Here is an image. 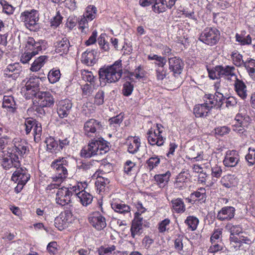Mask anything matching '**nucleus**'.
Segmentation results:
<instances>
[{
    "label": "nucleus",
    "mask_w": 255,
    "mask_h": 255,
    "mask_svg": "<svg viewBox=\"0 0 255 255\" xmlns=\"http://www.w3.org/2000/svg\"><path fill=\"white\" fill-rule=\"evenodd\" d=\"M55 226L60 231H62L69 225L67 222L64 220L60 215L57 217L54 221Z\"/></svg>",
    "instance_id": "obj_54"
},
{
    "label": "nucleus",
    "mask_w": 255,
    "mask_h": 255,
    "mask_svg": "<svg viewBox=\"0 0 255 255\" xmlns=\"http://www.w3.org/2000/svg\"><path fill=\"white\" fill-rule=\"evenodd\" d=\"M245 30H242L240 33H236L235 35L236 41L242 46L252 44V38L250 34H246Z\"/></svg>",
    "instance_id": "obj_28"
},
{
    "label": "nucleus",
    "mask_w": 255,
    "mask_h": 255,
    "mask_svg": "<svg viewBox=\"0 0 255 255\" xmlns=\"http://www.w3.org/2000/svg\"><path fill=\"white\" fill-rule=\"evenodd\" d=\"M205 98H206L208 100V101H206L204 104L207 105V107L210 110H211L212 108H217V105H218L217 102V100H216L215 96H213L212 94H206L204 97Z\"/></svg>",
    "instance_id": "obj_48"
},
{
    "label": "nucleus",
    "mask_w": 255,
    "mask_h": 255,
    "mask_svg": "<svg viewBox=\"0 0 255 255\" xmlns=\"http://www.w3.org/2000/svg\"><path fill=\"white\" fill-rule=\"evenodd\" d=\"M105 99V93L103 90H99L94 97V104L97 106H100L104 104Z\"/></svg>",
    "instance_id": "obj_58"
},
{
    "label": "nucleus",
    "mask_w": 255,
    "mask_h": 255,
    "mask_svg": "<svg viewBox=\"0 0 255 255\" xmlns=\"http://www.w3.org/2000/svg\"><path fill=\"white\" fill-rule=\"evenodd\" d=\"M156 127L158 130V133H156L154 130H153L152 128H151L147 133V138L149 143L151 145H157V146H161L163 145V143L164 142V139L161 135H160V133L161 132V131L159 130V125H157Z\"/></svg>",
    "instance_id": "obj_18"
},
{
    "label": "nucleus",
    "mask_w": 255,
    "mask_h": 255,
    "mask_svg": "<svg viewBox=\"0 0 255 255\" xmlns=\"http://www.w3.org/2000/svg\"><path fill=\"white\" fill-rule=\"evenodd\" d=\"M226 228L229 230L231 235H239L242 232V228L240 225H234L231 223L228 224Z\"/></svg>",
    "instance_id": "obj_57"
},
{
    "label": "nucleus",
    "mask_w": 255,
    "mask_h": 255,
    "mask_svg": "<svg viewBox=\"0 0 255 255\" xmlns=\"http://www.w3.org/2000/svg\"><path fill=\"white\" fill-rule=\"evenodd\" d=\"M133 89V85L130 82L127 81L123 84L122 94L124 96L128 97L130 96Z\"/></svg>",
    "instance_id": "obj_56"
},
{
    "label": "nucleus",
    "mask_w": 255,
    "mask_h": 255,
    "mask_svg": "<svg viewBox=\"0 0 255 255\" xmlns=\"http://www.w3.org/2000/svg\"><path fill=\"white\" fill-rule=\"evenodd\" d=\"M8 150L12 151V152L14 153V154H16L15 153L17 152L20 156L23 157L24 155L27 154L29 148L27 146V143L25 141L21 140L19 142H15L13 149H9Z\"/></svg>",
    "instance_id": "obj_27"
},
{
    "label": "nucleus",
    "mask_w": 255,
    "mask_h": 255,
    "mask_svg": "<svg viewBox=\"0 0 255 255\" xmlns=\"http://www.w3.org/2000/svg\"><path fill=\"white\" fill-rule=\"evenodd\" d=\"M141 203L138 202L136 205L138 211L134 214V219L132 221L130 228L131 235L134 238L136 235H139L142 233L143 217L141 216L143 211H140L143 209Z\"/></svg>",
    "instance_id": "obj_5"
},
{
    "label": "nucleus",
    "mask_w": 255,
    "mask_h": 255,
    "mask_svg": "<svg viewBox=\"0 0 255 255\" xmlns=\"http://www.w3.org/2000/svg\"><path fill=\"white\" fill-rule=\"evenodd\" d=\"M126 71L128 72L127 78L130 80L134 81L135 79H140L143 77L142 67L141 65H139L134 72L129 71L128 69H126Z\"/></svg>",
    "instance_id": "obj_37"
},
{
    "label": "nucleus",
    "mask_w": 255,
    "mask_h": 255,
    "mask_svg": "<svg viewBox=\"0 0 255 255\" xmlns=\"http://www.w3.org/2000/svg\"><path fill=\"white\" fill-rule=\"evenodd\" d=\"M234 89L238 96L242 99H245L247 97V86L243 80L237 77L234 82Z\"/></svg>",
    "instance_id": "obj_24"
},
{
    "label": "nucleus",
    "mask_w": 255,
    "mask_h": 255,
    "mask_svg": "<svg viewBox=\"0 0 255 255\" xmlns=\"http://www.w3.org/2000/svg\"><path fill=\"white\" fill-rule=\"evenodd\" d=\"M47 58L46 56H41L35 59L31 64L30 70L32 72L38 71L44 65Z\"/></svg>",
    "instance_id": "obj_38"
},
{
    "label": "nucleus",
    "mask_w": 255,
    "mask_h": 255,
    "mask_svg": "<svg viewBox=\"0 0 255 255\" xmlns=\"http://www.w3.org/2000/svg\"><path fill=\"white\" fill-rule=\"evenodd\" d=\"M171 203L172 210L176 213H181L185 212V205L182 199H174L171 200Z\"/></svg>",
    "instance_id": "obj_34"
},
{
    "label": "nucleus",
    "mask_w": 255,
    "mask_h": 255,
    "mask_svg": "<svg viewBox=\"0 0 255 255\" xmlns=\"http://www.w3.org/2000/svg\"><path fill=\"white\" fill-rule=\"evenodd\" d=\"M51 166L56 173L55 177L53 178L54 180L61 182L67 177L69 162L66 158L59 157L55 159L51 163Z\"/></svg>",
    "instance_id": "obj_3"
},
{
    "label": "nucleus",
    "mask_w": 255,
    "mask_h": 255,
    "mask_svg": "<svg viewBox=\"0 0 255 255\" xmlns=\"http://www.w3.org/2000/svg\"><path fill=\"white\" fill-rule=\"evenodd\" d=\"M55 198L57 204L62 206H69L72 205L71 200L70 192L67 187H63L59 188L56 192Z\"/></svg>",
    "instance_id": "obj_11"
},
{
    "label": "nucleus",
    "mask_w": 255,
    "mask_h": 255,
    "mask_svg": "<svg viewBox=\"0 0 255 255\" xmlns=\"http://www.w3.org/2000/svg\"><path fill=\"white\" fill-rule=\"evenodd\" d=\"M235 67L233 66H216V71L218 73V75L220 76V78L224 77L228 80L230 77H235V78L237 77L235 73Z\"/></svg>",
    "instance_id": "obj_19"
},
{
    "label": "nucleus",
    "mask_w": 255,
    "mask_h": 255,
    "mask_svg": "<svg viewBox=\"0 0 255 255\" xmlns=\"http://www.w3.org/2000/svg\"><path fill=\"white\" fill-rule=\"evenodd\" d=\"M250 77L255 81V60L251 58L245 61L244 66Z\"/></svg>",
    "instance_id": "obj_33"
},
{
    "label": "nucleus",
    "mask_w": 255,
    "mask_h": 255,
    "mask_svg": "<svg viewBox=\"0 0 255 255\" xmlns=\"http://www.w3.org/2000/svg\"><path fill=\"white\" fill-rule=\"evenodd\" d=\"M25 83V86L21 89L26 99H30L36 96L39 93V81L37 77L31 76L25 82L23 80L22 83Z\"/></svg>",
    "instance_id": "obj_4"
},
{
    "label": "nucleus",
    "mask_w": 255,
    "mask_h": 255,
    "mask_svg": "<svg viewBox=\"0 0 255 255\" xmlns=\"http://www.w3.org/2000/svg\"><path fill=\"white\" fill-rule=\"evenodd\" d=\"M210 110L204 104L196 105L194 108V114L197 118L206 117Z\"/></svg>",
    "instance_id": "obj_36"
},
{
    "label": "nucleus",
    "mask_w": 255,
    "mask_h": 255,
    "mask_svg": "<svg viewBox=\"0 0 255 255\" xmlns=\"http://www.w3.org/2000/svg\"><path fill=\"white\" fill-rule=\"evenodd\" d=\"M88 19L84 16L79 20V28L81 30L82 32H86V29L88 28Z\"/></svg>",
    "instance_id": "obj_63"
},
{
    "label": "nucleus",
    "mask_w": 255,
    "mask_h": 255,
    "mask_svg": "<svg viewBox=\"0 0 255 255\" xmlns=\"http://www.w3.org/2000/svg\"><path fill=\"white\" fill-rule=\"evenodd\" d=\"M97 53L95 49H87L82 55V62L87 66L93 65L97 61Z\"/></svg>",
    "instance_id": "obj_21"
},
{
    "label": "nucleus",
    "mask_w": 255,
    "mask_h": 255,
    "mask_svg": "<svg viewBox=\"0 0 255 255\" xmlns=\"http://www.w3.org/2000/svg\"><path fill=\"white\" fill-rule=\"evenodd\" d=\"M20 19L21 21L24 22V24L27 28L31 30L38 21V12L34 9H32L30 11H25L21 13Z\"/></svg>",
    "instance_id": "obj_9"
},
{
    "label": "nucleus",
    "mask_w": 255,
    "mask_h": 255,
    "mask_svg": "<svg viewBox=\"0 0 255 255\" xmlns=\"http://www.w3.org/2000/svg\"><path fill=\"white\" fill-rule=\"evenodd\" d=\"M22 71V67L18 63L8 65L3 70V75L5 77L16 79Z\"/></svg>",
    "instance_id": "obj_16"
},
{
    "label": "nucleus",
    "mask_w": 255,
    "mask_h": 255,
    "mask_svg": "<svg viewBox=\"0 0 255 255\" xmlns=\"http://www.w3.org/2000/svg\"><path fill=\"white\" fill-rule=\"evenodd\" d=\"M112 208L116 212L124 214L129 213L130 211V207L123 201H113L111 203Z\"/></svg>",
    "instance_id": "obj_26"
},
{
    "label": "nucleus",
    "mask_w": 255,
    "mask_h": 255,
    "mask_svg": "<svg viewBox=\"0 0 255 255\" xmlns=\"http://www.w3.org/2000/svg\"><path fill=\"white\" fill-rule=\"evenodd\" d=\"M185 223L192 231H194L197 228L199 220L195 217L188 216L185 221Z\"/></svg>",
    "instance_id": "obj_53"
},
{
    "label": "nucleus",
    "mask_w": 255,
    "mask_h": 255,
    "mask_svg": "<svg viewBox=\"0 0 255 255\" xmlns=\"http://www.w3.org/2000/svg\"><path fill=\"white\" fill-rule=\"evenodd\" d=\"M169 69L173 72L175 77L179 76L182 72L184 64L181 59L176 57L168 59Z\"/></svg>",
    "instance_id": "obj_17"
},
{
    "label": "nucleus",
    "mask_w": 255,
    "mask_h": 255,
    "mask_svg": "<svg viewBox=\"0 0 255 255\" xmlns=\"http://www.w3.org/2000/svg\"><path fill=\"white\" fill-rule=\"evenodd\" d=\"M35 97L37 98V103L41 108L51 107L54 105V99L49 92H39Z\"/></svg>",
    "instance_id": "obj_13"
},
{
    "label": "nucleus",
    "mask_w": 255,
    "mask_h": 255,
    "mask_svg": "<svg viewBox=\"0 0 255 255\" xmlns=\"http://www.w3.org/2000/svg\"><path fill=\"white\" fill-rule=\"evenodd\" d=\"M239 161V156L236 150L228 151L223 160V163L227 167H235Z\"/></svg>",
    "instance_id": "obj_22"
},
{
    "label": "nucleus",
    "mask_w": 255,
    "mask_h": 255,
    "mask_svg": "<svg viewBox=\"0 0 255 255\" xmlns=\"http://www.w3.org/2000/svg\"><path fill=\"white\" fill-rule=\"evenodd\" d=\"M102 125L101 123L94 119L87 121L84 125V133L88 136H91L93 133L101 130Z\"/></svg>",
    "instance_id": "obj_12"
},
{
    "label": "nucleus",
    "mask_w": 255,
    "mask_h": 255,
    "mask_svg": "<svg viewBox=\"0 0 255 255\" xmlns=\"http://www.w3.org/2000/svg\"><path fill=\"white\" fill-rule=\"evenodd\" d=\"M222 229H218L215 230L211 236L210 242L222 241Z\"/></svg>",
    "instance_id": "obj_64"
},
{
    "label": "nucleus",
    "mask_w": 255,
    "mask_h": 255,
    "mask_svg": "<svg viewBox=\"0 0 255 255\" xmlns=\"http://www.w3.org/2000/svg\"><path fill=\"white\" fill-rule=\"evenodd\" d=\"M231 58L233 63L238 67L244 66L245 61L243 59V56L237 51L232 52Z\"/></svg>",
    "instance_id": "obj_42"
},
{
    "label": "nucleus",
    "mask_w": 255,
    "mask_h": 255,
    "mask_svg": "<svg viewBox=\"0 0 255 255\" xmlns=\"http://www.w3.org/2000/svg\"><path fill=\"white\" fill-rule=\"evenodd\" d=\"M88 220L90 224L99 231L103 229L107 226L105 218L98 212L91 215Z\"/></svg>",
    "instance_id": "obj_15"
},
{
    "label": "nucleus",
    "mask_w": 255,
    "mask_h": 255,
    "mask_svg": "<svg viewBox=\"0 0 255 255\" xmlns=\"http://www.w3.org/2000/svg\"><path fill=\"white\" fill-rule=\"evenodd\" d=\"M166 1L165 0H155L152 5V9L155 12L159 13L165 11L166 8Z\"/></svg>",
    "instance_id": "obj_43"
},
{
    "label": "nucleus",
    "mask_w": 255,
    "mask_h": 255,
    "mask_svg": "<svg viewBox=\"0 0 255 255\" xmlns=\"http://www.w3.org/2000/svg\"><path fill=\"white\" fill-rule=\"evenodd\" d=\"M219 83H216L215 85L216 93L213 96H215V99L217 101V102L218 104L217 108H221L223 103V101L225 99V97L223 95L222 90L219 88Z\"/></svg>",
    "instance_id": "obj_45"
},
{
    "label": "nucleus",
    "mask_w": 255,
    "mask_h": 255,
    "mask_svg": "<svg viewBox=\"0 0 255 255\" xmlns=\"http://www.w3.org/2000/svg\"><path fill=\"white\" fill-rule=\"evenodd\" d=\"M46 144L47 150L53 153L56 152V150L59 149V144L53 137L50 136L47 137L45 141Z\"/></svg>",
    "instance_id": "obj_40"
},
{
    "label": "nucleus",
    "mask_w": 255,
    "mask_h": 255,
    "mask_svg": "<svg viewBox=\"0 0 255 255\" xmlns=\"http://www.w3.org/2000/svg\"><path fill=\"white\" fill-rule=\"evenodd\" d=\"M3 158L1 161V165L5 169H8L12 167L18 168L20 166L19 158L16 154L12 152V151L4 150L2 151Z\"/></svg>",
    "instance_id": "obj_7"
},
{
    "label": "nucleus",
    "mask_w": 255,
    "mask_h": 255,
    "mask_svg": "<svg viewBox=\"0 0 255 255\" xmlns=\"http://www.w3.org/2000/svg\"><path fill=\"white\" fill-rule=\"evenodd\" d=\"M11 177V180L15 182H21V184L25 185L30 178V175L25 168L22 167L15 168Z\"/></svg>",
    "instance_id": "obj_14"
},
{
    "label": "nucleus",
    "mask_w": 255,
    "mask_h": 255,
    "mask_svg": "<svg viewBox=\"0 0 255 255\" xmlns=\"http://www.w3.org/2000/svg\"><path fill=\"white\" fill-rule=\"evenodd\" d=\"M61 76L60 70L59 69H52L48 73V78L51 83L54 84L58 82Z\"/></svg>",
    "instance_id": "obj_49"
},
{
    "label": "nucleus",
    "mask_w": 255,
    "mask_h": 255,
    "mask_svg": "<svg viewBox=\"0 0 255 255\" xmlns=\"http://www.w3.org/2000/svg\"><path fill=\"white\" fill-rule=\"evenodd\" d=\"M93 167V164L90 161L82 160L78 163L77 168L82 171H88Z\"/></svg>",
    "instance_id": "obj_60"
},
{
    "label": "nucleus",
    "mask_w": 255,
    "mask_h": 255,
    "mask_svg": "<svg viewBox=\"0 0 255 255\" xmlns=\"http://www.w3.org/2000/svg\"><path fill=\"white\" fill-rule=\"evenodd\" d=\"M235 213V209L231 206H227L222 208L219 211L217 219L220 221L230 220L234 218Z\"/></svg>",
    "instance_id": "obj_23"
},
{
    "label": "nucleus",
    "mask_w": 255,
    "mask_h": 255,
    "mask_svg": "<svg viewBox=\"0 0 255 255\" xmlns=\"http://www.w3.org/2000/svg\"><path fill=\"white\" fill-rule=\"evenodd\" d=\"M73 103L68 99L60 100L57 104L56 111L61 119L67 118L72 111Z\"/></svg>",
    "instance_id": "obj_10"
},
{
    "label": "nucleus",
    "mask_w": 255,
    "mask_h": 255,
    "mask_svg": "<svg viewBox=\"0 0 255 255\" xmlns=\"http://www.w3.org/2000/svg\"><path fill=\"white\" fill-rule=\"evenodd\" d=\"M221 183L224 187L229 188L236 186L238 183V179L234 175L228 174L222 178Z\"/></svg>",
    "instance_id": "obj_29"
},
{
    "label": "nucleus",
    "mask_w": 255,
    "mask_h": 255,
    "mask_svg": "<svg viewBox=\"0 0 255 255\" xmlns=\"http://www.w3.org/2000/svg\"><path fill=\"white\" fill-rule=\"evenodd\" d=\"M81 76L84 81L89 82L91 84H95L96 78L92 72L86 70H82Z\"/></svg>",
    "instance_id": "obj_47"
},
{
    "label": "nucleus",
    "mask_w": 255,
    "mask_h": 255,
    "mask_svg": "<svg viewBox=\"0 0 255 255\" xmlns=\"http://www.w3.org/2000/svg\"><path fill=\"white\" fill-rule=\"evenodd\" d=\"M77 197L81 203L84 206H87L91 204L93 199V196L85 190L79 191L77 194Z\"/></svg>",
    "instance_id": "obj_31"
},
{
    "label": "nucleus",
    "mask_w": 255,
    "mask_h": 255,
    "mask_svg": "<svg viewBox=\"0 0 255 255\" xmlns=\"http://www.w3.org/2000/svg\"><path fill=\"white\" fill-rule=\"evenodd\" d=\"M170 176L171 173L168 171L164 174L155 175L154 179L160 187H164L168 183Z\"/></svg>",
    "instance_id": "obj_39"
},
{
    "label": "nucleus",
    "mask_w": 255,
    "mask_h": 255,
    "mask_svg": "<svg viewBox=\"0 0 255 255\" xmlns=\"http://www.w3.org/2000/svg\"><path fill=\"white\" fill-rule=\"evenodd\" d=\"M219 31L216 28L207 27L201 33L199 39L209 45H214L220 38Z\"/></svg>",
    "instance_id": "obj_6"
},
{
    "label": "nucleus",
    "mask_w": 255,
    "mask_h": 255,
    "mask_svg": "<svg viewBox=\"0 0 255 255\" xmlns=\"http://www.w3.org/2000/svg\"><path fill=\"white\" fill-rule=\"evenodd\" d=\"M73 209V205L65 206L64 207V211L62 212L60 214V215L62 216V218H63L64 220L69 224L72 223L74 220L73 215L72 214Z\"/></svg>",
    "instance_id": "obj_35"
},
{
    "label": "nucleus",
    "mask_w": 255,
    "mask_h": 255,
    "mask_svg": "<svg viewBox=\"0 0 255 255\" xmlns=\"http://www.w3.org/2000/svg\"><path fill=\"white\" fill-rule=\"evenodd\" d=\"M123 121V116L120 114L116 117H112L109 120V122L110 127L113 126L117 127L119 126L120 124Z\"/></svg>",
    "instance_id": "obj_59"
},
{
    "label": "nucleus",
    "mask_w": 255,
    "mask_h": 255,
    "mask_svg": "<svg viewBox=\"0 0 255 255\" xmlns=\"http://www.w3.org/2000/svg\"><path fill=\"white\" fill-rule=\"evenodd\" d=\"M199 199V201L205 202L206 200V190L204 188H200L198 191H196L191 194V197H194Z\"/></svg>",
    "instance_id": "obj_50"
},
{
    "label": "nucleus",
    "mask_w": 255,
    "mask_h": 255,
    "mask_svg": "<svg viewBox=\"0 0 255 255\" xmlns=\"http://www.w3.org/2000/svg\"><path fill=\"white\" fill-rule=\"evenodd\" d=\"M46 43L44 40H38L36 41L32 37H28L26 40L25 48L26 51L21 58L23 63H27L33 56L38 54L43 49L46 48Z\"/></svg>",
    "instance_id": "obj_2"
},
{
    "label": "nucleus",
    "mask_w": 255,
    "mask_h": 255,
    "mask_svg": "<svg viewBox=\"0 0 255 255\" xmlns=\"http://www.w3.org/2000/svg\"><path fill=\"white\" fill-rule=\"evenodd\" d=\"M25 130L26 134H28L32 128H33L34 139L36 142H38L42 133V127L40 123L32 118H27L24 122Z\"/></svg>",
    "instance_id": "obj_8"
},
{
    "label": "nucleus",
    "mask_w": 255,
    "mask_h": 255,
    "mask_svg": "<svg viewBox=\"0 0 255 255\" xmlns=\"http://www.w3.org/2000/svg\"><path fill=\"white\" fill-rule=\"evenodd\" d=\"M211 246L209 249V251L210 253H216L220 251H222L224 247V244L222 241H217L211 242Z\"/></svg>",
    "instance_id": "obj_52"
},
{
    "label": "nucleus",
    "mask_w": 255,
    "mask_h": 255,
    "mask_svg": "<svg viewBox=\"0 0 255 255\" xmlns=\"http://www.w3.org/2000/svg\"><path fill=\"white\" fill-rule=\"evenodd\" d=\"M148 58L149 60H155L156 61L155 64L161 67H163L166 63V59L165 57L159 56L156 54L149 55Z\"/></svg>",
    "instance_id": "obj_55"
},
{
    "label": "nucleus",
    "mask_w": 255,
    "mask_h": 255,
    "mask_svg": "<svg viewBox=\"0 0 255 255\" xmlns=\"http://www.w3.org/2000/svg\"><path fill=\"white\" fill-rule=\"evenodd\" d=\"M110 183L109 180L102 177H98L95 182V185L99 193L104 191L105 188Z\"/></svg>",
    "instance_id": "obj_51"
},
{
    "label": "nucleus",
    "mask_w": 255,
    "mask_h": 255,
    "mask_svg": "<svg viewBox=\"0 0 255 255\" xmlns=\"http://www.w3.org/2000/svg\"><path fill=\"white\" fill-rule=\"evenodd\" d=\"M70 46V42L66 37L59 38L55 43V51L57 53L62 55L66 54Z\"/></svg>",
    "instance_id": "obj_20"
},
{
    "label": "nucleus",
    "mask_w": 255,
    "mask_h": 255,
    "mask_svg": "<svg viewBox=\"0 0 255 255\" xmlns=\"http://www.w3.org/2000/svg\"><path fill=\"white\" fill-rule=\"evenodd\" d=\"M249 152L246 156V159L248 162L249 166L253 165L255 163V149H249Z\"/></svg>",
    "instance_id": "obj_61"
},
{
    "label": "nucleus",
    "mask_w": 255,
    "mask_h": 255,
    "mask_svg": "<svg viewBox=\"0 0 255 255\" xmlns=\"http://www.w3.org/2000/svg\"><path fill=\"white\" fill-rule=\"evenodd\" d=\"M139 138L137 137H131L130 141L128 143V150L129 153H134L136 152L140 146V141Z\"/></svg>",
    "instance_id": "obj_41"
},
{
    "label": "nucleus",
    "mask_w": 255,
    "mask_h": 255,
    "mask_svg": "<svg viewBox=\"0 0 255 255\" xmlns=\"http://www.w3.org/2000/svg\"><path fill=\"white\" fill-rule=\"evenodd\" d=\"M97 12V7L94 5H90L87 7L86 12L83 16L87 18L88 20L91 21L96 18Z\"/></svg>",
    "instance_id": "obj_46"
},
{
    "label": "nucleus",
    "mask_w": 255,
    "mask_h": 255,
    "mask_svg": "<svg viewBox=\"0 0 255 255\" xmlns=\"http://www.w3.org/2000/svg\"><path fill=\"white\" fill-rule=\"evenodd\" d=\"M116 247L114 245L104 246H102L97 249L99 255H114Z\"/></svg>",
    "instance_id": "obj_44"
},
{
    "label": "nucleus",
    "mask_w": 255,
    "mask_h": 255,
    "mask_svg": "<svg viewBox=\"0 0 255 255\" xmlns=\"http://www.w3.org/2000/svg\"><path fill=\"white\" fill-rule=\"evenodd\" d=\"M122 74V61L120 60L110 66L101 68L99 70L100 79L108 83L117 82L121 78Z\"/></svg>",
    "instance_id": "obj_1"
},
{
    "label": "nucleus",
    "mask_w": 255,
    "mask_h": 255,
    "mask_svg": "<svg viewBox=\"0 0 255 255\" xmlns=\"http://www.w3.org/2000/svg\"><path fill=\"white\" fill-rule=\"evenodd\" d=\"M160 159L157 157H151L146 162L147 166L150 170L156 167L160 163Z\"/></svg>",
    "instance_id": "obj_62"
},
{
    "label": "nucleus",
    "mask_w": 255,
    "mask_h": 255,
    "mask_svg": "<svg viewBox=\"0 0 255 255\" xmlns=\"http://www.w3.org/2000/svg\"><path fill=\"white\" fill-rule=\"evenodd\" d=\"M95 145L97 147L98 155H102L107 153L110 149L109 143L103 138L95 139Z\"/></svg>",
    "instance_id": "obj_32"
},
{
    "label": "nucleus",
    "mask_w": 255,
    "mask_h": 255,
    "mask_svg": "<svg viewBox=\"0 0 255 255\" xmlns=\"http://www.w3.org/2000/svg\"><path fill=\"white\" fill-rule=\"evenodd\" d=\"M94 139L90 142L87 146L81 151V156L84 158H90L95 155H98L97 147Z\"/></svg>",
    "instance_id": "obj_25"
},
{
    "label": "nucleus",
    "mask_w": 255,
    "mask_h": 255,
    "mask_svg": "<svg viewBox=\"0 0 255 255\" xmlns=\"http://www.w3.org/2000/svg\"><path fill=\"white\" fill-rule=\"evenodd\" d=\"M2 107L9 112L14 113L17 109L16 103L12 96H4L3 98Z\"/></svg>",
    "instance_id": "obj_30"
}]
</instances>
